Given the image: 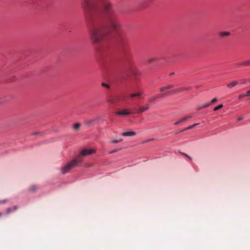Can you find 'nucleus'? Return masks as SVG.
<instances>
[{"label": "nucleus", "mask_w": 250, "mask_h": 250, "mask_svg": "<svg viewBox=\"0 0 250 250\" xmlns=\"http://www.w3.org/2000/svg\"><path fill=\"white\" fill-rule=\"evenodd\" d=\"M149 108V105L148 104H146L145 106H141L139 108V109H138V112L139 113H142L143 112H144L145 111H146Z\"/></svg>", "instance_id": "39448f33"}, {"label": "nucleus", "mask_w": 250, "mask_h": 250, "mask_svg": "<svg viewBox=\"0 0 250 250\" xmlns=\"http://www.w3.org/2000/svg\"><path fill=\"white\" fill-rule=\"evenodd\" d=\"M8 102L6 97H0V104H3Z\"/></svg>", "instance_id": "9b49d317"}, {"label": "nucleus", "mask_w": 250, "mask_h": 250, "mask_svg": "<svg viewBox=\"0 0 250 250\" xmlns=\"http://www.w3.org/2000/svg\"><path fill=\"white\" fill-rule=\"evenodd\" d=\"M217 101V98H213L210 102H209V103H210V104H213V103H214L215 102H216V101Z\"/></svg>", "instance_id": "393cba45"}, {"label": "nucleus", "mask_w": 250, "mask_h": 250, "mask_svg": "<svg viewBox=\"0 0 250 250\" xmlns=\"http://www.w3.org/2000/svg\"><path fill=\"white\" fill-rule=\"evenodd\" d=\"M108 102L114 104L116 102L114 100H108Z\"/></svg>", "instance_id": "2f4dec72"}, {"label": "nucleus", "mask_w": 250, "mask_h": 250, "mask_svg": "<svg viewBox=\"0 0 250 250\" xmlns=\"http://www.w3.org/2000/svg\"><path fill=\"white\" fill-rule=\"evenodd\" d=\"M247 81H248V80H247V79H241L240 80V82L242 84L247 83Z\"/></svg>", "instance_id": "5701e85b"}, {"label": "nucleus", "mask_w": 250, "mask_h": 250, "mask_svg": "<svg viewBox=\"0 0 250 250\" xmlns=\"http://www.w3.org/2000/svg\"><path fill=\"white\" fill-rule=\"evenodd\" d=\"M194 116H193H193H192V115H187V116H185V117H184L183 118H184V119H185V121H186L188 120V119L192 118Z\"/></svg>", "instance_id": "412c9836"}, {"label": "nucleus", "mask_w": 250, "mask_h": 250, "mask_svg": "<svg viewBox=\"0 0 250 250\" xmlns=\"http://www.w3.org/2000/svg\"><path fill=\"white\" fill-rule=\"evenodd\" d=\"M223 107V105L222 104H219V105L214 107L213 110L215 111H217V110L222 108Z\"/></svg>", "instance_id": "aec40b11"}, {"label": "nucleus", "mask_w": 250, "mask_h": 250, "mask_svg": "<svg viewBox=\"0 0 250 250\" xmlns=\"http://www.w3.org/2000/svg\"><path fill=\"white\" fill-rule=\"evenodd\" d=\"M134 75H136V76H137V73H136V72H134Z\"/></svg>", "instance_id": "58836bf2"}, {"label": "nucleus", "mask_w": 250, "mask_h": 250, "mask_svg": "<svg viewBox=\"0 0 250 250\" xmlns=\"http://www.w3.org/2000/svg\"><path fill=\"white\" fill-rule=\"evenodd\" d=\"M1 213L0 212V217L1 216Z\"/></svg>", "instance_id": "79ce46f5"}, {"label": "nucleus", "mask_w": 250, "mask_h": 250, "mask_svg": "<svg viewBox=\"0 0 250 250\" xmlns=\"http://www.w3.org/2000/svg\"><path fill=\"white\" fill-rule=\"evenodd\" d=\"M243 119H244V118H243V117H239V118H238L237 121H241V120H243Z\"/></svg>", "instance_id": "f704fd0d"}, {"label": "nucleus", "mask_w": 250, "mask_h": 250, "mask_svg": "<svg viewBox=\"0 0 250 250\" xmlns=\"http://www.w3.org/2000/svg\"><path fill=\"white\" fill-rule=\"evenodd\" d=\"M12 210V209L11 208H7L6 209V212H7V213H8H8H11V212Z\"/></svg>", "instance_id": "bb28decb"}, {"label": "nucleus", "mask_w": 250, "mask_h": 250, "mask_svg": "<svg viewBox=\"0 0 250 250\" xmlns=\"http://www.w3.org/2000/svg\"><path fill=\"white\" fill-rule=\"evenodd\" d=\"M142 94L140 92H139L138 93H135V94H131L130 96V97L131 98H134V97H138V96H141Z\"/></svg>", "instance_id": "a211bd4d"}, {"label": "nucleus", "mask_w": 250, "mask_h": 250, "mask_svg": "<svg viewBox=\"0 0 250 250\" xmlns=\"http://www.w3.org/2000/svg\"><path fill=\"white\" fill-rule=\"evenodd\" d=\"M219 34L221 37H225V36H228L229 35L230 33L228 31H223V32H220Z\"/></svg>", "instance_id": "ddd939ff"}, {"label": "nucleus", "mask_w": 250, "mask_h": 250, "mask_svg": "<svg viewBox=\"0 0 250 250\" xmlns=\"http://www.w3.org/2000/svg\"><path fill=\"white\" fill-rule=\"evenodd\" d=\"M6 200L0 201V204H4L6 202Z\"/></svg>", "instance_id": "c9c22d12"}, {"label": "nucleus", "mask_w": 250, "mask_h": 250, "mask_svg": "<svg viewBox=\"0 0 250 250\" xmlns=\"http://www.w3.org/2000/svg\"><path fill=\"white\" fill-rule=\"evenodd\" d=\"M247 82H250V80H248V81H247Z\"/></svg>", "instance_id": "a19ab883"}, {"label": "nucleus", "mask_w": 250, "mask_h": 250, "mask_svg": "<svg viewBox=\"0 0 250 250\" xmlns=\"http://www.w3.org/2000/svg\"><path fill=\"white\" fill-rule=\"evenodd\" d=\"M119 150H120L119 149H115L111 151V152H110L109 153L111 154V153H113L118 152V151H119Z\"/></svg>", "instance_id": "cd10ccee"}, {"label": "nucleus", "mask_w": 250, "mask_h": 250, "mask_svg": "<svg viewBox=\"0 0 250 250\" xmlns=\"http://www.w3.org/2000/svg\"><path fill=\"white\" fill-rule=\"evenodd\" d=\"M123 141V139H114V140H111L110 141V143H113V144H116V143H118L119 142H121Z\"/></svg>", "instance_id": "dca6fc26"}, {"label": "nucleus", "mask_w": 250, "mask_h": 250, "mask_svg": "<svg viewBox=\"0 0 250 250\" xmlns=\"http://www.w3.org/2000/svg\"><path fill=\"white\" fill-rule=\"evenodd\" d=\"M238 83H239V82L237 81H232V82L228 83L227 84V86H228V87L230 88H232V87L236 86Z\"/></svg>", "instance_id": "6e6552de"}, {"label": "nucleus", "mask_w": 250, "mask_h": 250, "mask_svg": "<svg viewBox=\"0 0 250 250\" xmlns=\"http://www.w3.org/2000/svg\"><path fill=\"white\" fill-rule=\"evenodd\" d=\"M155 60V58H151L148 60V62L149 63H152Z\"/></svg>", "instance_id": "c85d7f7f"}, {"label": "nucleus", "mask_w": 250, "mask_h": 250, "mask_svg": "<svg viewBox=\"0 0 250 250\" xmlns=\"http://www.w3.org/2000/svg\"><path fill=\"white\" fill-rule=\"evenodd\" d=\"M43 134V132H40V131H37L34 132L32 133V136H42Z\"/></svg>", "instance_id": "4468645a"}, {"label": "nucleus", "mask_w": 250, "mask_h": 250, "mask_svg": "<svg viewBox=\"0 0 250 250\" xmlns=\"http://www.w3.org/2000/svg\"><path fill=\"white\" fill-rule=\"evenodd\" d=\"M94 120H93L88 121L86 122V125H89L92 124L94 122Z\"/></svg>", "instance_id": "b1692460"}, {"label": "nucleus", "mask_w": 250, "mask_h": 250, "mask_svg": "<svg viewBox=\"0 0 250 250\" xmlns=\"http://www.w3.org/2000/svg\"><path fill=\"white\" fill-rule=\"evenodd\" d=\"M145 1L146 3H148L151 2L152 0H145Z\"/></svg>", "instance_id": "72a5a7b5"}, {"label": "nucleus", "mask_w": 250, "mask_h": 250, "mask_svg": "<svg viewBox=\"0 0 250 250\" xmlns=\"http://www.w3.org/2000/svg\"><path fill=\"white\" fill-rule=\"evenodd\" d=\"M136 135V133L134 131L124 132L122 133L123 136H132Z\"/></svg>", "instance_id": "423d86ee"}, {"label": "nucleus", "mask_w": 250, "mask_h": 250, "mask_svg": "<svg viewBox=\"0 0 250 250\" xmlns=\"http://www.w3.org/2000/svg\"><path fill=\"white\" fill-rule=\"evenodd\" d=\"M16 209H17V207L16 206H14L12 210H15Z\"/></svg>", "instance_id": "e433bc0d"}, {"label": "nucleus", "mask_w": 250, "mask_h": 250, "mask_svg": "<svg viewBox=\"0 0 250 250\" xmlns=\"http://www.w3.org/2000/svg\"><path fill=\"white\" fill-rule=\"evenodd\" d=\"M173 87V85H168L166 86H164V87H162L160 88V90L161 91H163L165 90H167V89H170V88H171Z\"/></svg>", "instance_id": "9d476101"}, {"label": "nucleus", "mask_w": 250, "mask_h": 250, "mask_svg": "<svg viewBox=\"0 0 250 250\" xmlns=\"http://www.w3.org/2000/svg\"><path fill=\"white\" fill-rule=\"evenodd\" d=\"M210 105V103H205V104H204L202 105H198L196 106V109L197 110H200L202 108H206L208 106H209Z\"/></svg>", "instance_id": "0eeeda50"}, {"label": "nucleus", "mask_w": 250, "mask_h": 250, "mask_svg": "<svg viewBox=\"0 0 250 250\" xmlns=\"http://www.w3.org/2000/svg\"><path fill=\"white\" fill-rule=\"evenodd\" d=\"M239 65L250 66V60L238 64Z\"/></svg>", "instance_id": "f8f14e48"}, {"label": "nucleus", "mask_w": 250, "mask_h": 250, "mask_svg": "<svg viewBox=\"0 0 250 250\" xmlns=\"http://www.w3.org/2000/svg\"><path fill=\"white\" fill-rule=\"evenodd\" d=\"M81 124L80 123H76L73 125V129L74 131H79L80 129Z\"/></svg>", "instance_id": "1a4fd4ad"}, {"label": "nucleus", "mask_w": 250, "mask_h": 250, "mask_svg": "<svg viewBox=\"0 0 250 250\" xmlns=\"http://www.w3.org/2000/svg\"><path fill=\"white\" fill-rule=\"evenodd\" d=\"M82 161V159L81 156H79L77 159L67 163L63 167H62V173L64 174L69 172L71 169L77 167Z\"/></svg>", "instance_id": "f257e3e1"}, {"label": "nucleus", "mask_w": 250, "mask_h": 250, "mask_svg": "<svg viewBox=\"0 0 250 250\" xmlns=\"http://www.w3.org/2000/svg\"><path fill=\"white\" fill-rule=\"evenodd\" d=\"M181 154L185 156H186L187 157H188L189 160H191V158L190 157H189L188 155L187 154L184 153H181Z\"/></svg>", "instance_id": "7c9ffc66"}, {"label": "nucleus", "mask_w": 250, "mask_h": 250, "mask_svg": "<svg viewBox=\"0 0 250 250\" xmlns=\"http://www.w3.org/2000/svg\"><path fill=\"white\" fill-rule=\"evenodd\" d=\"M199 124V123H196V124H194L187 128H185L183 131H185V130H188V129H192L194 127H195L196 126L198 125Z\"/></svg>", "instance_id": "2eb2a0df"}, {"label": "nucleus", "mask_w": 250, "mask_h": 250, "mask_svg": "<svg viewBox=\"0 0 250 250\" xmlns=\"http://www.w3.org/2000/svg\"><path fill=\"white\" fill-rule=\"evenodd\" d=\"M131 113L127 109H124L116 112V114L119 115H127Z\"/></svg>", "instance_id": "20e7f679"}, {"label": "nucleus", "mask_w": 250, "mask_h": 250, "mask_svg": "<svg viewBox=\"0 0 250 250\" xmlns=\"http://www.w3.org/2000/svg\"><path fill=\"white\" fill-rule=\"evenodd\" d=\"M246 94H242L238 96V98H239V99H242V98H244V97H246Z\"/></svg>", "instance_id": "a878e982"}, {"label": "nucleus", "mask_w": 250, "mask_h": 250, "mask_svg": "<svg viewBox=\"0 0 250 250\" xmlns=\"http://www.w3.org/2000/svg\"><path fill=\"white\" fill-rule=\"evenodd\" d=\"M157 98L158 97L157 96L152 97L149 99L148 102L150 103H153Z\"/></svg>", "instance_id": "6ab92c4d"}, {"label": "nucleus", "mask_w": 250, "mask_h": 250, "mask_svg": "<svg viewBox=\"0 0 250 250\" xmlns=\"http://www.w3.org/2000/svg\"><path fill=\"white\" fill-rule=\"evenodd\" d=\"M246 96H250V90L248 91L246 94Z\"/></svg>", "instance_id": "473e14b6"}, {"label": "nucleus", "mask_w": 250, "mask_h": 250, "mask_svg": "<svg viewBox=\"0 0 250 250\" xmlns=\"http://www.w3.org/2000/svg\"><path fill=\"white\" fill-rule=\"evenodd\" d=\"M35 189H36L35 187V186H32V191L35 190Z\"/></svg>", "instance_id": "4c0bfd02"}, {"label": "nucleus", "mask_w": 250, "mask_h": 250, "mask_svg": "<svg viewBox=\"0 0 250 250\" xmlns=\"http://www.w3.org/2000/svg\"><path fill=\"white\" fill-rule=\"evenodd\" d=\"M181 91V89L178 88V89H174L171 91L167 92L164 94H161L157 96L158 98H163L164 96H167L170 94L171 93H176L180 92Z\"/></svg>", "instance_id": "f03ea898"}, {"label": "nucleus", "mask_w": 250, "mask_h": 250, "mask_svg": "<svg viewBox=\"0 0 250 250\" xmlns=\"http://www.w3.org/2000/svg\"><path fill=\"white\" fill-rule=\"evenodd\" d=\"M102 86H103V87H105L107 88H110V86L109 84L106 83H102Z\"/></svg>", "instance_id": "4be33fe9"}, {"label": "nucleus", "mask_w": 250, "mask_h": 250, "mask_svg": "<svg viewBox=\"0 0 250 250\" xmlns=\"http://www.w3.org/2000/svg\"><path fill=\"white\" fill-rule=\"evenodd\" d=\"M181 154L185 156H186L187 157H188L189 160H191V158L190 157H189L188 155L187 154L184 153H181Z\"/></svg>", "instance_id": "c756f323"}, {"label": "nucleus", "mask_w": 250, "mask_h": 250, "mask_svg": "<svg viewBox=\"0 0 250 250\" xmlns=\"http://www.w3.org/2000/svg\"><path fill=\"white\" fill-rule=\"evenodd\" d=\"M185 121V119H184V118H182L180 119H179L178 120H177V122H176L174 125H178L179 124H180V123H182L183 122H184Z\"/></svg>", "instance_id": "f3484780"}, {"label": "nucleus", "mask_w": 250, "mask_h": 250, "mask_svg": "<svg viewBox=\"0 0 250 250\" xmlns=\"http://www.w3.org/2000/svg\"><path fill=\"white\" fill-rule=\"evenodd\" d=\"M173 73H171L170 74V75H173Z\"/></svg>", "instance_id": "ea45409f"}, {"label": "nucleus", "mask_w": 250, "mask_h": 250, "mask_svg": "<svg viewBox=\"0 0 250 250\" xmlns=\"http://www.w3.org/2000/svg\"><path fill=\"white\" fill-rule=\"evenodd\" d=\"M95 152L93 149H83L81 152V155L82 156H86L92 154Z\"/></svg>", "instance_id": "7ed1b4c3"}]
</instances>
